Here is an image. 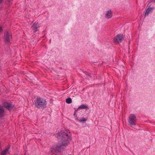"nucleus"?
Masks as SVG:
<instances>
[{"mask_svg":"<svg viewBox=\"0 0 155 155\" xmlns=\"http://www.w3.org/2000/svg\"><path fill=\"white\" fill-rule=\"evenodd\" d=\"M58 138H61V143L63 146L66 147L69 143L71 138V135L68 130L62 131L57 134Z\"/></svg>","mask_w":155,"mask_h":155,"instance_id":"nucleus-1","label":"nucleus"},{"mask_svg":"<svg viewBox=\"0 0 155 155\" xmlns=\"http://www.w3.org/2000/svg\"><path fill=\"white\" fill-rule=\"evenodd\" d=\"M35 104L37 108L43 109L46 107L47 102L44 99L37 98L35 101Z\"/></svg>","mask_w":155,"mask_h":155,"instance_id":"nucleus-2","label":"nucleus"},{"mask_svg":"<svg viewBox=\"0 0 155 155\" xmlns=\"http://www.w3.org/2000/svg\"><path fill=\"white\" fill-rule=\"evenodd\" d=\"M137 119L135 115L134 114H131L129 117L128 122L131 125H135Z\"/></svg>","mask_w":155,"mask_h":155,"instance_id":"nucleus-3","label":"nucleus"},{"mask_svg":"<svg viewBox=\"0 0 155 155\" xmlns=\"http://www.w3.org/2000/svg\"><path fill=\"white\" fill-rule=\"evenodd\" d=\"M124 38L122 35H118L114 38V41L116 44L121 42L124 40Z\"/></svg>","mask_w":155,"mask_h":155,"instance_id":"nucleus-4","label":"nucleus"},{"mask_svg":"<svg viewBox=\"0 0 155 155\" xmlns=\"http://www.w3.org/2000/svg\"><path fill=\"white\" fill-rule=\"evenodd\" d=\"M3 105L5 108H6L8 110H12L14 107V106L11 103L7 102L4 103L3 104Z\"/></svg>","mask_w":155,"mask_h":155,"instance_id":"nucleus-5","label":"nucleus"},{"mask_svg":"<svg viewBox=\"0 0 155 155\" xmlns=\"http://www.w3.org/2000/svg\"><path fill=\"white\" fill-rule=\"evenodd\" d=\"M10 35L9 34L8 32L7 31L5 33V42L8 43L10 42Z\"/></svg>","mask_w":155,"mask_h":155,"instance_id":"nucleus-6","label":"nucleus"},{"mask_svg":"<svg viewBox=\"0 0 155 155\" xmlns=\"http://www.w3.org/2000/svg\"><path fill=\"white\" fill-rule=\"evenodd\" d=\"M39 27V24L38 23H35L32 26V29L35 31H36L38 30V28Z\"/></svg>","mask_w":155,"mask_h":155,"instance_id":"nucleus-7","label":"nucleus"},{"mask_svg":"<svg viewBox=\"0 0 155 155\" xmlns=\"http://www.w3.org/2000/svg\"><path fill=\"white\" fill-rule=\"evenodd\" d=\"M112 16V14L111 10L107 11L105 14V17L107 18H110Z\"/></svg>","mask_w":155,"mask_h":155,"instance_id":"nucleus-8","label":"nucleus"},{"mask_svg":"<svg viewBox=\"0 0 155 155\" xmlns=\"http://www.w3.org/2000/svg\"><path fill=\"white\" fill-rule=\"evenodd\" d=\"M88 108V107L84 104H82L77 108V110L79 109H85Z\"/></svg>","mask_w":155,"mask_h":155,"instance_id":"nucleus-9","label":"nucleus"},{"mask_svg":"<svg viewBox=\"0 0 155 155\" xmlns=\"http://www.w3.org/2000/svg\"><path fill=\"white\" fill-rule=\"evenodd\" d=\"M4 112V110L2 107L0 105V117H2L3 113Z\"/></svg>","mask_w":155,"mask_h":155,"instance_id":"nucleus-10","label":"nucleus"},{"mask_svg":"<svg viewBox=\"0 0 155 155\" xmlns=\"http://www.w3.org/2000/svg\"><path fill=\"white\" fill-rule=\"evenodd\" d=\"M10 148V147H9L8 148L6 149L5 150H4L3 151H2V153L1 155H5L6 154L7 152L8 151L9 149Z\"/></svg>","mask_w":155,"mask_h":155,"instance_id":"nucleus-11","label":"nucleus"},{"mask_svg":"<svg viewBox=\"0 0 155 155\" xmlns=\"http://www.w3.org/2000/svg\"><path fill=\"white\" fill-rule=\"evenodd\" d=\"M72 99L71 98L69 97L66 100V102L68 104H70L72 102Z\"/></svg>","mask_w":155,"mask_h":155,"instance_id":"nucleus-12","label":"nucleus"},{"mask_svg":"<svg viewBox=\"0 0 155 155\" xmlns=\"http://www.w3.org/2000/svg\"><path fill=\"white\" fill-rule=\"evenodd\" d=\"M87 120L84 117L82 118L80 120L79 122H80L85 123L87 121Z\"/></svg>","mask_w":155,"mask_h":155,"instance_id":"nucleus-13","label":"nucleus"},{"mask_svg":"<svg viewBox=\"0 0 155 155\" xmlns=\"http://www.w3.org/2000/svg\"><path fill=\"white\" fill-rule=\"evenodd\" d=\"M56 147L58 149H62L61 145L60 143H59L56 146Z\"/></svg>","mask_w":155,"mask_h":155,"instance_id":"nucleus-14","label":"nucleus"},{"mask_svg":"<svg viewBox=\"0 0 155 155\" xmlns=\"http://www.w3.org/2000/svg\"><path fill=\"white\" fill-rule=\"evenodd\" d=\"M149 9H147V10L146 11V12H145V16H146V15H148L149 13H150V12L149 11Z\"/></svg>","mask_w":155,"mask_h":155,"instance_id":"nucleus-15","label":"nucleus"},{"mask_svg":"<svg viewBox=\"0 0 155 155\" xmlns=\"http://www.w3.org/2000/svg\"><path fill=\"white\" fill-rule=\"evenodd\" d=\"M154 9V8H148L147 9H149V11L150 12H151Z\"/></svg>","mask_w":155,"mask_h":155,"instance_id":"nucleus-16","label":"nucleus"},{"mask_svg":"<svg viewBox=\"0 0 155 155\" xmlns=\"http://www.w3.org/2000/svg\"><path fill=\"white\" fill-rule=\"evenodd\" d=\"M86 77L87 78H91V77L90 76V74H86Z\"/></svg>","mask_w":155,"mask_h":155,"instance_id":"nucleus-17","label":"nucleus"},{"mask_svg":"<svg viewBox=\"0 0 155 155\" xmlns=\"http://www.w3.org/2000/svg\"><path fill=\"white\" fill-rule=\"evenodd\" d=\"M77 111V110H75L74 113V116L75 117H77V116L76 115V112Z\"/></svg>","mask_w":155,"mask_h":155,"instance_id":"nucleus-18","label":"nucleus"},{"mask_svg":"<svg viewBox=\"0 0 155 155\" xmlns=\"http://www.w3.org/2000/svg\"><path fill=\"white\" fill-rule=\"evenodd\" d=\"M2 31L3 30L2 28L0 26V33L2 32Z\"/></svg>","mask_w":155,"mask_h":155,"instance_id":"nucleus-19","label":"nucleus"},{"mask_svg":"<svg viewBox=\"0 0 155 155\" xmlns=\"http://www.w3.org/2000/svg\"><path fill=\"white\" fill-rule=\"evenodd\" d=\"M75 117V120H78V121H79V120H80L79 119H78V117Z\"/></svg>","mask_w":155,"mask_h":155,"instance_id":"nucleus-20","label":"nucleus"},{"mask_svg":"<svg viewBox=\"0 0 155 155\" xmlns=\"http://www.w3.org/2000/svg\"><path fill=\"white\" fill-rule=\"evenodd\" d=\"M3 1V0H0V5L2 3Z\"/></svg>","mask_w":155,"mask_h":155,"instance_id":"nucleus-21","label":"nucleus"},{"mask_svg":"<svg viewBox=\"0 0 155 155\" xmlns=\"http://www.w3.org/2000/svg\"><path fill=\"white\" fill-rule=\"evenodd\" d=\"M50 151L51 152L53 153H54V151L53 150H50Z\"/></svg>","mask_w":155,"mask_h":155,"instance_id":"nucleus-22","label":"nucleus"},{"mask_svg":"<svg viewBox=\"0 0 155 155\" xmlns=\"http://www.w3.org/2000/svg\"><path fill=\"white\" fill-rule=\"evenodd\" d=\"M12 1V0H9L8 2H11Z\"/></svg>","mask_w":155,"mask_h":155,"instance_id":"nucleus-23","label":"nucleus"}]
</instances>
